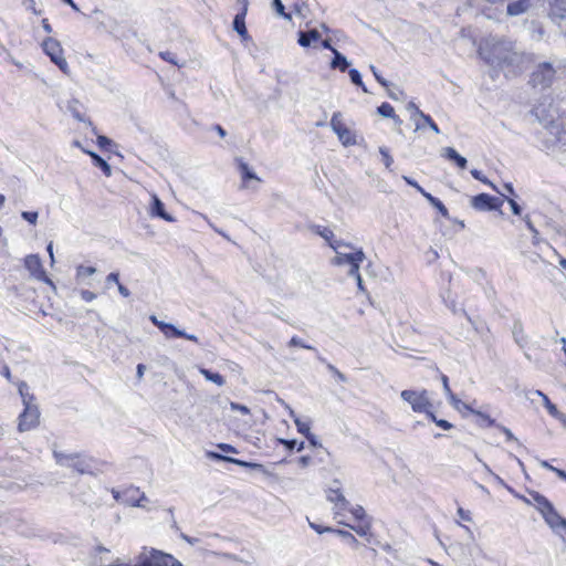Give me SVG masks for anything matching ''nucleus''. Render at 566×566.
<instances>
[{
	"instance_id": "nucleus-1",
	"label": "nucleus",
	"mask_w": 566,
	"mask_h": 566,
	"mask_svg": "<svg viewBox=\"0 0 566 566\" xmlns=\"http://www.w3.org/2000/svg\"><path fill=\"white\" fill-rule=\"evenodd\" d=\"M111 552L108 548L97 546L94 551V563L96 566H184L180 560L171 554L165 553L156 548L144 547L137 556L135 565L120 563L116 559L114 563L106 562L105 555Z\"/></svg>"
},
{
	"instance_id": "nucleus-2",
	"label": "nucleus",
	"mask_w": 566,
	"mask_h": 566,
	"mask_svg": "<svg viewBox=\"0 0 566 566\" xmlns=\"http://www.w3.org/2000/svg\"><path fill=\"white\" fill-rule=\"evenodd\" d=\"M515 496L524 504L534 506L553 531H562V537L566 542V518L557 512L554 504L545 495L535 490H527L526 495L516 494Z\"/></svg>"
},
{
	"instance_id": "nucleus-3",
	"label": "nucleus",
	"mask_w": 566,
	"mask_h": 566,
	"mask_svg": "<svg viewBox=\"0 0 566 566\" xmlns=\"http://www.w3.org/2000/svg\"><path fill=\"white\" fill-rule=\"evenodd\" d=\"M53 458L60 465H67L80 474H93L97 470L96 461L81 453L65 454L60 451L53 452Z\"/></svg>"
},
{
	"instance_id": "nucleus-4",
	"label": "nucleus",
	"mask_w": 566,
	"mask_h": 566,
	"mask_svg": "<svg viewBox=\"0 0 566 566\" xmlns=\"http://www.w3.org/2000/svg\"><path fill=\"white\" fill-rule=\"evenodd\" d=\"M400 397L410 405L412 411L416 413H424L426 417H428L433 410V405L427 389H405L400 392Z\"/></svg>"
},
{
	"instance_id": "nucleus-5",
	"label": "nucleus",
	"mask_w": 566,
	"mask_h": 566,
	"mask_svg": "<svg viewBox=\"0 0 566 566\" xmlns=\"http://www.w3.org/2000/svg\"><path fill=\"white\" fill-rule=\"evenodd\" d=\"M556 77V70L548 62L539 63L530 75V85L534 88H548Z\"/></svg>"
},
{
	"instance_id": "nucleus-6",
	"label": "nucleus",
	"mask_w": 566,
	"mask_h": 566,
	"mask_svg": "<svg viewBox=\"0 0 566 566\" xmlns=\"http://www.w3.org/2000/svg\"><path fill=\"white\" fill-rule=\"evenodd\" d=\"M42 49L61 72L69 74V64L64 57V51L60 41L54 38H46L42 42Z\"/></svg>"
},
{
	"instance_id": "nucleus-7",
	"label": "nucleus",
	"mask_w": 566,
	"mask_h": 566,
	"mask_svg": "<svg viewBox=\"0 0 566 566\" xmlns=\"http://www.w3.org/2000/svg\"><path fill=\"white\" fill-rule=\"evenodd\" d=\"M40 424V410L33 402L24 405L23 411L18 418V431L25 432L35 429Z\"/></svg>"
},
{
	"instance_id": "nucleus-8",
	"label": "nucleus",
	"mask_w": 566,
	"mask_h": 566,
	"mask_svg": "<svg viewBox=\"0 0 566 566\" xmlns=\"http://www.w3.org/2000/svg\"><path fill=\"white\" fill-rule=\"evenodd\" d=\"M25 269L30 272L31 276L41 281L52 289H55L53 281L46 274L42 261L38 254H29L23 260Z\"/></svg>"
},
{
	"instance_id": "nucleus-9",
	"label": "nucleus",
	"mask_w": 566,
	"mask_h": 566,
	"mask_svg": "<svg viewBox=\"0 0 566 566\" xmlns=\"http://www.w3.org/2000/svg\"><path fill=\"white\" fill-rule=\"evenodd\" d=\"M331 127L344 146H352L356 144L355 134L346 126L339 112H335L332 115Z\"/></svg>"
},
{
	"instance_id": "nucleus-10",
	"label": "nucleus",
	"mask_w": 566,
	"mask_h": 566,
	"mask_svg": "<svg viewBox=\"0 0 566 566\" xmlns=\"http://www.w3.org/2000/svg\"><path fill=\"white\" fill-rule=\"evenodd\" d=\"M471 206L478 211H493L501 209L503 200L489 193H479L472 197Z\"/></svg>"
},
{
	"instance_id": "nucleus-11",
	"label": "nucleus",
	"mask_w": 566,
	"mask_h": 566,
	"mask_svg": "<svg viewBox=\"0 0 566 566\" xmlns=\"http://www.w3.org/2000/svg\"><path fill=\"white\" fill-rule=\"evenodd\" d=\"M353 515L354 520L357 522L356 525H348L352 530H354L359 536H368L370 535V522L366 518L365 510L357 505L356 507L348 510Z\"/></svg>"
},
{
	"instance_id": "nucleus-12",
	"label": "nucleus",
	"mask_w": 566,
	"mask_h": 566,
	"mask_svg": "<svg viewBox=\"0 0 566 566\" xmlns=\"http://www.w3.org/2000/svg\"><path fill=\"white\" fill-rule=\"evenodd\" d=\"M241 2V9L240 11L234 15L233 19V30L239 34L241 40L243 42H248L251 40V35L248 32L247 25H245V18L248 14V8H249V1L248 0H240Z\"/></svg>"
},
{
	"instance_id": "nucleus-13",
	"label": "nucleus",
	"mask_w": 566,
	"mask_h": 566,
	"mask_svg": "<svg viewBox=\"0 0 566 566\" xmlns=\"http://www.w3.org/2000/svg\"><path fill=\"white\" fill-rule=\"evenodd\" d=\"M310 230L312 232H314L315 234L322 237L334 251H337L338 248H340L343 245L350 248V244L336 240L334 232L327 227L312 224L310 227Z\"/></svg>"
},
{
	"instance_id": "nucleus-14",
	"label": "nucleus",
	"mask_w": 566,
	"mask_h": 566,
	"mask_svg": "<svg viewBox=\"0 0 566 566\" xmlns=\"http://www.w3.org/2000/svg\"><path fill=\"white\" fill-rule=\"evenodd\" d=\"M326 499L334 504L335 515H343L348 510L349 502L339 489H329Z\"/></svg>"
},
{
	"instance_id": "nucleus-15",
	"label": "nucleus",
	"mask_w": 566,
	"mask_h": 566,
	"mask_svg": "<svg viewBox=\"0 0 566 566\" xmlns=\"http://www.w3.org/2000/svg\"><path fill=\"white\" fill-rule=\"evenodd\" d=\"M464 408L469 410L475 418H476V424L481 428H491V427H497L495 419L491 418L490 415L484 413L482 411L475 410L471 408L468 405H464ZM501 431H503L506 436H511V431L505 428L499 426Z\"/></svg>"
},
{
	"instance_id": "nucleus-16",
	"label": "nucleus",
	"mask_w": 566,
	"mask_h": 566,
	"mask_svg": "<svg viewBox=\"0 0 566 566\" xmlns=\"http://www.w3.org/2000/svg\"><path fill=\"white\" fill-rule=\"evenodd\" d=\"M160 332L165 335L166 338H185L193 343H198L197 336L189 335L169 323L161 324Z\"/></svg>"
},
{
	"instance_id": "nucleus-17",
	"label": "nucleus",
	"mask_w": 566,
	"mask_h": 566,
	"mask_svg": "<svg viewBox=\"0 0 566 566\" xmlns=\"http://www.w3.org/2000/svg\"><path fill=\"white\" fill-rule=\"evenodd\" d=\"M150 214L153 217H158L167 222L175 221V218L166 211L163 201L156 195L151 196Z\"/></svg>"
},
{
	"instance_id": "nucleus-18",
	"label": "nucleus",
	"mask_w": 566,
	"mask_h": 566,
	"mask_svg": "<svg viewBox=\"0 0 566 566\" xmlns=\"http://www.w3.org/2000/svg\"><path fill=\"white\" fill-rule=\"evenodd\" d=\"M355 260H365V253L361 249H358L353 253H337L335 258L332 260V264L340 266L346 263H352Z\"/></svg>"
},
{
	"instance_id": "nucleus-19",
	"label": "nucleus",
	"mask_w": 566,
	"mask_h": 566,
	"mask_svg": "<svg viewBox=\"0 0 566 566\" xmlns=\"http://www.w3.org/2000/svg\"><path fill=\"white\" fill-rule=\"evenodd\" d=\"M324 46L331 49L334 53V57L331 62V67L334 70H339L340 72H345L349 66V63L347 62L346 57L343 54H340L336 49L331 46L328 41H324Z\"/></svg>"
},
{
	"instance_id": "nucleus-20",
	"label": "nucleus",
	"mask_w": 566,
	"mask_h": 566,
	"mask_svg": "<svg viewBox=\"0 0 566 566\" xmlns=\"http://www.w3.org/2000/svg\"><path fill=\"white\" fill-rule=\"evenodd\" d=\"M238 169L242 179V188H248L249 181L252 179L259 182L261 181V179L250 169L249 165L242 159H238Z\"/></svg>"
},
{
	"instance_id": "nucleus-21",
	"label": "nucleus",
	"mask_w": 566,
	"mask_h": 566,
	"mask_svg": "<svg viewBox=\"0 0 566 566\" xmlns=\"http://www.w3.org/2000/svg\"><path fill=\"white\" fill-rule=\"evenodd\" d=\"M321 33L316 30H310L307 32L301 31L298 33V44L303 48H308L313 42H317L321 40Z\"/></svg>"
},
{
	"instance_id": "nucleus-22",
	"label": "nucleus",
	"mask_w": 566,
	"mask_h": 566,
	"mask_svg": "<svg viewBox=\"0 0 566 566\" xmlns=\"http://www.w3.org/2000/svg\"><path fill=\"white\" fill-rule=\"evenodd\" d=\"M530 7V0H516L507 4L506 11L509 15H518L527 11Z\"/></svg>"
},
{
	"instance_id": "nucleus-23",
	"label": "nucleus",
	"mask_w": 566,
	"mask_h": 566,
	"mask_svg": "<svg viewBox=\"0 0 566 566\" xmlns=\"http://www.w3.org/2000/svg\"><path fill=\"white\" fill-rule=\"evenodd\" d=\"M446 157L453 161L460 169H464L467 167V159L461 156L454 148L447 147L444 149Z\"/></svg>"
},
{
	"instance_id": "nucleus-24",
	"label": "nucleus",
	"mask_w": 566,
	"mask_h": 566,
	"mask_svg": "<svg viewBox=\"0 0 566 566\" xmlns=\"http://www.w3.org/2000/svg\"><path fill=\"white\" fill-rule=\"evenodd\" d=\"M199 371L207 380H209L218 386H223L226 384L224 377L222 375H220L219 373H213L210 369H207L203 367L199 368Z\"/></svg>"
},
{
	"instance_id": "nucleus-25",
	"label": "nucleus",
	"mask_w": 566,
	"mask_h": 566,
	"mask_svg": "<svg viewBox=\"0 0 566 566\" xmlns=\"http://www.w3.org/2000/svg\"><path fill=\"white\" fill-rule=\"evenodd\" d=\"M87 154L93 159L94 165L101 168L105 176L109 177L112 175V168L106 160L93 151H87Z\"/></svg>"
},
{
	"instance_id": "nucleus-26",
	"label": "nucleus",
	"mask_w": 566,
	"mask_h": 566,
	"mask_svg": "<svg viewBox=\"0 0 566 566\" xmlns=\"http://www.w3.org/2000/svg\"><path fill=\"white\" fill-rule=\"evenodd\" d=\"M551 12L557 18L566 19V0H553L551 2Z\"/></svg>"
},
{
	"instance_id": "nucleus-27",
	"label": "nucleus",
	"mask_w": 566,
	"mask_h": 566,
	"mask_svg": "<svg viewBox=\"0 0 566 566\" xmlns=\"http://www.w3.org/2000/svg\"><path fill=\"white\" fill-rule=\"evenodd\" d=\"M377 112L382 117H388V118L395 119L396 122H400L399 116H397L396 113H395L394 106L390 103H388V102L381 103L377 107Z\"/></svg>"
},
{
	"instance_id": "nucleus-28",
	"label": "nucleus",
	"mask_w": 566,
	"mask_h": 566,
	"mask_svg": "<svg viewBox=\"0 0 566 566\" xmlns=\"http://www.w3.org/2000/svg\"><path fill=\"white\" fill-rule=\"evenodd\" d=\"M426 199L428 200V202L434 207L439 213L448 219L449 218V211L447 209V207L442 203L441 200H439L438 198H436L434 196H432L431 193H426Z\"/></svg>"
},
{
	"instance_id": "nucleus-29",
	"label": "nucleus",
	"mask_w": 566,
	"mask_h": 566,
	"mask_svg": "<svg viewBox=\"0 0 566 566\" xmlns=\"http://www.w3.org/2000/svg\"><path fill=\"white\" fill-rule=\"evenodd\" d=\"M418 114L420 116L421 122L417 123V128H423L428 125L433 132L439 133V127L436 122L431 118L430 115L424 114L423 112L418 109Z\"/></svg>"
},
{
	"instance_id": "nucleus-30",
	"label": "nucleus",
	"mask_w": 566,
	"mask_h": 566,
	"mask_svg": "<svg viewBox=\"0 0 566 566\" xmlns=\"http://www.w3.org/2000/svg\"><path fill=\"white\" fill-rule=\"evenodd\" d=\"M536 392L538 396L542 397L543 403H544L545 408L547 409L548 413L553 417H557L559 412H558L556 405L553 403L551 401V399L548 398V396L545 395L544 392H542L541 390H537Z\"/></svg>"
},
{
	"instance_id": "nucleus-31",
	"label": "nucleus",
	"mask_w": 566,
	"mask_h": 566,
	"mask_svg": "<svg viewBox=\"0 0 566 566\" xmlns=\"http://www.w3.org/2000/svg\"><path fill=\"white\" fill-rule=\"evenodd\" d=\"M28 390H29V388H28L27 382L20 381L18 384V391L22 398L23 405H27L28 402L32 403L34 400V396L30 395Z\"/></svg>"
},
{
	"instance_id": "nucleus-32",
	"label": "nucleus",
	"mask_w": 566,
	"mask_h": 566,
	"mask_svg": "<svg viewBox=\"0 0 566 566\" xmlns=\"http://www.w3.org/2000/svg\"><path fill=\"white\" fill-rule=\"evenodd\" d=\"M441 381H442V385H443L446 394L449 396V399H450L451 403L457 407L458 403L460 402V400L457 399V397L453 395V392H452V390H451V388L449 386V378H448V376L444 375V374H441Z\"/></svg>"
},
{
	"instance_id": "nucleus-33",
	"label": "nucleus",
	"mask_w": 566,
	"mask_h": 566,
	"mask_svg": "<svg viewBox=\"0 0 566 566\" xmlns=\"http://www.w3.org/2000/svg\"><path fill=\"white\" fill-rule=\"evenodd\" d=\"M335 533L342 536L344 539H346L353 548L359 547L360 543L350 532L344 530H336Z\"/></svg>"
},
{
	"instance_id": "nucleus-34",
	"label": "nucleus",
	"mask_w": 566,
	"mask_h": 566,
	"mask_svg": "<svg viewBox=\"0 0 566 566\" xmlns=\"http://www.w3.org/2000/svg\"><path fill=\"white\" fill-rule=\"evenodd\" d=\"M272 8L279 15L283 17L289 21L292 20V14L285 11V7L282 0H272Z\"/></svg>"
},
{
	"instance_id": "nucleus-35",
	"label": "nucleus",
	"mask_w": 566,
	"mask_h": 566,
	"mask_svg": "<svg viewBox=\"0 0 566 566\" xmlns=\"http://www.w3.org/2000/svg\"><path fill=\"white\" fill-rule=\"evenodd\" d=\"M470 172L474 179L491 187L493 190H497L496 186L485 175H483L482 171H480L478 169H472Z\"/></svg>"
},
{
	"instance_id": "nucleus-36",
	"label": "nucleus",
	"mask_w": 566,
	"mask_h": 566,
	"mask_svg": "<svg viewBox=\"0 0 566 566\" xmlns=\"http://www.w3.org/2000/svg\"><path fill=\"white\" fill-rule=\"evenodd\" d=\"M427 418L443 430H450L453 428V424L451 422H449L444 419H438L436 413L433 412V410Z\"/></svg>"
},
{
	"instance_id": "nucleus-37",
	"label": "nucleus",
	"mask_w": 566,
	"mask_h": 566,
	"mask_svg": "<svg viewBox=\"0 0 566 566\" xmlns=\"http://www.w3.org/2000/svg\"><path fill=\"white\" fill-rule=\"evenodd\" d=\"M541 467L554 472L559 479L566 481V471L552 465L547 460L541 461Z\"/></svg>"
},
{
	"instance_id": "nucleus-38",
	"label": "nucleus",
	"mask_w": 566,
	"mask_h": 566,
	"mask_svg": "<svg viewBox=\"0 0 566 566\" xmlns=\"http://www.w3.org/2000/svg\"><path fill=\"white\" fill-rule=\"evenodd\" d=\"M279 442L290 451H292L295 448L297 451H302L304 449V442L297 443L296 440L279 439Z\"/></svg>"
},
{
	"instance_id": "nucleus-39",
	"label": "nucleus",
	"mask_w": 566,
	"mask_h": 566,
	"mask_svg": "<svg viewBox=\"0 0 566 566\" xmlns=\"http://www.w3.org/2000/svg\"><path fill=\"white\" fill-rule=\"evenodd\" d=\"M348 74H349V77H350V80H352V82L354 84H356L357 86H360L364 92H367V90H366V87H365V85L363 83L360 73L356 69H350L348 71Z\"/></svg>"
},
{
	"instance_id": "nucleus-40",
	"label": "nucleus",
	"mask_w": 566,
	"mask_h": 566,
	"mask_svg": "<svg viewBox=\"0 0 566 566\" xmlns=\"http://www.w3.org/2000/svg\"><path fill=\"white\" fill-rule=\"evenodd\" d=\"M159 57L164 60L165 62H168L172 65H178L175 53L170 51H163L159 52Z\"/></svg>"
},
{
	"instance_id": "nucleus-41",
	"label": "nucleus",
	"mask_w": 566,
	"mask_h": 566,
	"mask_svg": "<svg viewBox=\"0 0 566 566\" xmlns=\"http://www.w3.org/2000/svg\"><path fill=\"white\" fill-rule=\"evenodd\" d=\"M96 269L93 266H84L81 265L77 268V276L80 277H87L95 273Z\"/></svg>"
},
{
	"instance_id": "nucleus-42",
	"label": "nucleus",
	"mask_w": 566,
	"mask_h": 566,
	"mask_svg": "<svg viewBox=\"0 0 566 566\" xmlns=\"http://www.w3.org/2000/svg\"><path fill=\"white\" fill-rule=\"evenodd\" d=\"M363 262H364V260H359V261L355 260L352 263H348L349 264L348 275L349 276H358V274H360L359 269H360V264Z\"/></svg>"
},
{
	"instance_id": "nucleus-43",
	"label": "nucleus",
	"mask_w": 566,
	"mask_h": 566,
	"mask_svg": "<svg viewBox=\"0 0 566 566\" xmlns=\"http://www.w3.org/2000/svg\"><path fill=\"white\" fill-rule=\"evenodd\" d=\"M311 527L318 534L323 533H335L336 528L328 527V526H322L319 524L310 523Z\"/></svg>"
},
{
	"instance_id": "nucleus-44",
	"label": "nucleus",
	"mask_w": 566,
	"mask_h": 566,
	"mask_svg": "<svg viewBox=\"0 0 566 566\" xmlns=\"http://www.w3.org/2000/svg\"><path fill=\"white\" fill-rule=\"evenodd\" d=\"M22 218L30 222L31 224H35L38 221V212L35 211H23Z\"/></svg>"
},
{
	"instance_id": "nucleus-45",
	"label": "nucleus",
	"mask_w": 566,
	"mask_h": 566,
	"mask_svg": "<svg viewBox=\"0 0 566 566\" xmlns=\"http://www.w3.org/2000/svg\"><path fill=\"white\" fill-rule=\"evenodd\" d=\"M97 145L103 149H107L112 145V140L108 137L101 135L97 137Z\"/></svg>"
},
{
	"instance_id": "nucleus-46",
	"label": "nucleus",
	"mask_w": 566,
	"mask_h": 566,
	"mask_svg": "<svg viewBox=\"0 0 566 566\" xmlns=\"http://www.w3.org/2000/svg\"><path fill=\"white\" fill-rule=\"evenodd\" d=\"M506 201L509 202L513 213L516 214V216H520L521 212H522V209H521L520 205L513 198H509L507 197Z\"/></svg>"
},
{
	"instance_id": "nucleus-47",
	"label": "nucleus",
	"mask_w": 566,
	"mask_h": 566,
	"mask_svg": "<svg viewBox=\"0 0 566 566\" xmlns=\"http://www.w3.org/2000/svg\"><path fill=\"white\" fill-rule=\"evenodd\" d=\"M458 515L464 522H471L472 521V516H471L470 511H467L463 507H459L458 509Z\"/></svg>"
},
{
	"instance_id": "nucleus-48",
	"label": "nucleus",
	"mask_w": 566,
	"mask_h": 566,
	"mask_svg": "<svg viewBox=\"0 0 566 566\" xmlns=\"http://www.w3.org/2000/svg\"><path fill=\"white\" fill-rule=\"evenodd\" d=\"M231 409L232 410H237V411L241 412L242 415H249L250 413V409L247 406L240 405V403H237V402H231Z\"/></svg>"
},
{
	"instance_id": "nucleus-49",
	"label": "nucleus",
	"mask_w": 566,
	"mask_h": 566,
	"mask_svg": "<svg viewBox=\"0 0 566 566\" xmlns=\"http://www.w3.org/2000/svg\"><path fill=\"white\" fill-rule=\"evenodd\" d=\"M289 346L291 347H303V348H310V346L305 345L301 338L293 336L290 342Z\"/></svg>"
},
{
	"instance_id": "nucleus-50",
	"label": "nucleus",
	"mask_w": 566,
	"mask_h": 566,
	"mask_svg": "<svg viewBox=\"0 0 566 566\" xmlns=\"http://www.w3.org/2000/svg\"><path fill=\"white\" fill-rule=\"evenodd\" d=\"M371 71L374 73V76L376 78V81L384 87H388L389 86V83L382 77L380 76L377 71H376V67L371 66Z\"/></svg>"
},
{
	"instance_id": "nucleus-51",
	"label": "nucleus",
	"mask_w": 566,
	"mask_h": 566,
	"mask_svg": "<svg viewBox=\"0 0 566 566\" xmlns=\"http://www.w3.org/2000/svg\"><path fill=\"white\" fill-rule=\"evenodd\" d=\"M380 154L382 155L384 163L386 167H390L392 164V157L389 155V153L386 149H380Z\"/></svg>"
},
{
	"instance_id": "nucleus-52",
	"label": "nucleus",
	"mask_w": 566,
	"mask_h": 566,
	"mask_svg": "<svg viewBox=\"0 0 566 566\" xmlns=\"http://www.w3.org/2000/svg\"><path fill=\"white\" fill-rule=\"evenodd\" d=\"M218 448L221 451L227 452V453H237V449L233 446L228 444V443H220V444H218Z\"/></svg>"
},
{
	"instance_id": "nucleus-53",
	"label": "nucleus",
	"mask_w": 566,
	"mask_h": 566,
	"mask_svg": "<svg viewBox=\"0 0 566 566\" xmlns=\"http://www.w3.org/2000/svg\"><path fill=\"white\" fill-rule=\"evenodd\" d=\"M81 296L86 302H92L96 297L95 293L87 290L82 291Z\"/></svg>"
},
{
	"instance_id": "nucleus-54",
	"label": "nucleus",
	"mask_w": 566,
	"mask_h": 566,
	"mask_svg": "<svg viewBox=\"0 0 566 566\" xmlns=\"http://www.w3.org/2000/svg\"><path fill=\"white\" fill-rule=\"evenodd\" d=\"M28 2V9L32 11L34 14L40 15L41 10L36 9L35 1L34 0H25Z\"/></svg>"
},
{
	"instance_id": "nucleus-55",
	"label": "nucleus",
	"mask_w": 566,
	"mask_h": 566,
	"mask_svg": "<svg viewBox=\"0 0 566 566\" xmlns=\"http://www.w3.org/2000/svg\"><path fill=\"white\" fill-rule=\"evenodd\" d=\"M41 23H42L43 30L46 33H52L53 29H52V25L49 22V19H46V18L42 19Z\"/></svg>"
},
{
	"instance_id": "nucleus-56",
	"label": "nucleus",
	"mask_w": 566,
	"mask_h": 566,
	"mask_svg": "<svg viewBox=\"0 0 566 566\" xmlns=\"http://www.w3.org/2000/svg\"><path fill=\"white\" fill-rule=\"evenodd\" d=\"M306 438L312 446L317 444L316 439H315L314 434H312L310 427H306Z\"/></svg>"
},
{
	"instance_id": "nucleus-57",
	"label": "nucleus",
	"mask_w": 566,
	"mask_h": 566,
	"mask_svg": "<svg viewBox=\"0 0 566 566\" xmlns=\"http://www.w3.org/2000/svg\"><path fill=\"white\" fill-rule=\"evenodd\" d=\"M106 280L107 282H114L117 284L119 282V275L118 273L112 272L107 275Z\"/></svg>"
},
{
	"instance_id": "nucleus-58",
	"label": "nucleus",
	"mask_w": 566,
	"mask_h": 566,
	"mask_svg": "<svg viewBox=\"0 0 566 566\" xmlns=\"http://www.w3.org/2000/svg\"><path fill=\"white\" fill-rule=\"evenodd\" d=\"M117 286H118V292H119L123 296L127 297V296L129 295V291H128V289H127L126 286H124L120 282H118V283H117Z\"/></svg>"
},
{
	"instance_id": "nucleus-59",
	"label": "nucleus",
	"mask_w": 566,
	"mask_h": 566,
	"mask_svg": "<svg viewBox=\"0 0 566 566\" xmlns=\"http://www.w3.org/2000/svg\"><path fill=\"white\" fill-rule=\"evenodd\" d=\"M298 432L303 433L306 437V427H310L306 423L296 422Z\"/></svg>"
},
{
	"instance_id": "nucleus-60",
	"label": "nucleus",
	"mask_w": 566,
	"mask_h": 566,
	"mask_svg": "<svg viewBox=\"0 0 566 566\" xmlns=\"http://www.w3.org/2000/svg\"><path fill=\"white\" fill-rule=\"evenodd\" d=\"M151 323L160 329L161 324H165V322L159 321L155 315L150 316Z\"/></svg>"
},
{
	"instance_id": "nucleus-61",
	"label": "nucleus",
	"mask_w": 566,
	"mask_h": 566,
	"mask_svg": "<svg viewBox=\"0 0 566 566\" xmlns=\"http://www.w3.org/2000/svg\"><path fill=\"white\" fill-rule=\"evenodd\" d=\"M418 192H420L424 198H426V193H429L428 191H426L417 181L415 182V185L412 186Z\"/></svg>"
},
{
	"instance_id": "nucleus-62",
	"label": "nucleus",
	"mask_w": 566,
	"mask_h": 566,
	"mask_svg": "<svg viewBox=\"0 0 566 566\" xmlns=\"http://www.w3.org/2000/svg\"><path fill=\"white\" fill-rule=\"evenodd\" d=\"M214 129L219 134L220 137H222V138L226 137L227 133L221 125H216Z\"/></svg>"
},
{
	"instance_id": "nucleus-63",
	"label": "nucleus",
	"mask_w": 566,
	"mask_h": 566,
	"mask_svg": "<svg viewBox=\"0 0 566 566\" xmlns=\"http://www.w3.org/2000/svg\"><path fill=\"white\" fill-rule=\"evenodd\" d=\"M504 188H505V190H506V192H507L509 195H511V196H514V195H515V192H514V188H513V186H512L511 184H505V185H504Z\"/></svg>"
},
{
	"instance_id": "nucleus-64",
	"label": "nucleus",
	"mask_w": 566,
	"mask_h": 566,
	"mask_svg": "<svg viewBox=\"0 0 566 566\" xmlns=\"http://www.w3.org/2000/svg\"><path fill=\"white\" fill-rule=\"evenodd\" d=\"M2 374H3V376H4L9 381H11V380H12V376H11V371H10L9 367H4V369H3V373H2Z\"/></svg>"
}]
</instances>
